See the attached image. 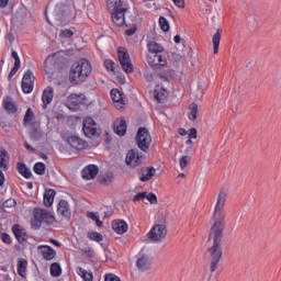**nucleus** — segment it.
Wrapping results in <instances>:
<instances>
[{
  "mask_svg": "<svg viewBox=\"0 0 281 281\" xmlns=\"http://www.w3.org/2000/svg\"><path fill=\"white\" fill-rule=\"evenodd\" d=\"M100 172V168L95 165H88L85 167L81 171L82 179L86 181H91V179H95L98 177V173Z\"/></svg>",
  "mask_w": 281,
  "mask_h": 281,
  "instance_id": "16",
  "label": "nucleus"
},
{
  "mask_svg": "<svg viewBox=\"0 0 281 281\" xmlns=\"http://www.w3.org/2000/svg\"><path fill=\"white\" fill-rule=\"evenodd\" d=\"M145 199H147V201H149L151 205H157V194L153 192H150L149 194L146 193Z\"/></svg>",
  "mask_w": 281,
  "mask_h": 281,
  "instance_id": "44",
  "label": "nucleus"
},
{
  "mask_svg": "<svg viewBox=\"0 0 281 281\" xmlns=\"http://www.w3.org/2000/svg\"><path fill=\"white\" fill-rule=\"evenodd\" d=\"M106 5L113 23L119 27L126 25V12H128V9L124 8L122 0H108Z\"/></svg>",
  "mask_w": 281,
  "mask_h": 281,
  "instance_id": "4",
  "label": "nucleus"
},
{
  "mask_svg": "<svg viewBox=\"0 0 281 281\" xmlns=\"http://www.w3.org/2000/svg\"><path fill=\"white\" fill-rule=\"evenodd\" d=\"M16 205V201L14 199H9L2 203V207H14Z\"/></svg>",
  "mask_w": 281,
  "mask_h": 281,
  "instance_id": "48",
  "label": "nucleus"
},
{
  "mask_svg": "<svg viewBox=\"0 0 281 281\" xmlns=\"http://www.w3.org/2000/svg\"><path fill=\"white\" fill-rule=\"evenodd\" d=\"M180 135H188V132L186 131V128H180Z\"/></svg>",
  "mask_w": 281,
  "mask_h": 281,
  "instance_id": "64",
  "label": "nucleus"
},
{
  "mask_svg": "<svg viewBox=\"0 0 281 281\" xmlns=\"http://www.w3.org/2000/svg\"><path fill=\"white\" fill-rule=\"evenodd\" d=\"M126 128H127L126 120L117 119L114 122V133L120 137H124V135H126Z\"/></svg>",
  "mask_w": 281,
  "mask_h": 281,
  "instance_id": "22",
  "label": "nucleus"
},
{
  "mask_svg": "<svg viewBox=\"0 0 281 281\" xmlns=\"http://www.w3.org/2000/svg\"><path fill=\"white\" fill-rule=\"evenodd\" d=\"M147 49L149 54H164V46L157 44L155 41L147 40Z\"/></svg>",
  "mask_w": 281,
  "mask_h": 281,
  "instance_id": "24",
  "label": "nucleus"
},
{
  "mask_svg": "<svg viewBox=\"0 0 281 281\" xmlns=\"http://www.w3.org/2000/svg\"><path fill=\"white\" fill-rule=\"evenodd\" d=\"M159 25H160V30H162V32H170V23L168 22V20L165 16L159 18Z\"/></svg>",
  "mask_w": 281,
  "mask_h": 281,
  "instance_id": "39",
  "label": "nucleus"
},
{
  "mask_svg": "<svg viewBox=\"0 0 281 281\" xmlns=\"http://www.w3.org/2000/svg\"><path fill=\"white\" fill-rule=\"evenodd\" d=\"M135 32H137V26L127 29V30L125 31V34H126V36H133V34H135Z\"/></svg>",
  "mask_w": 281,
  "mask_h": 281,
  "instance_id": "54",
  "label": "nucleus"
},
{
  "mask_svg": "<svg viewBox=\"0 0 281 281\" xmlns=\"http://www.w3.org/2000/svg\"><path fill=\"white\" fill-rule=\"evenodd\" d=\"M168 235V228L165 224H156L153 226L150 232L147 234L151 243H161L164 238Z\"/></svg>",
  "mask_w": 281,
  "mask_h": 281,
  "instance_id": "7",
  "label": "nucleus"
},
{
  "mask_svg": "<svg viewBox=\"0 0 281 281\" xmlns=\"http://www.w3.org/2000/svg\"><path fill=\"white\" fill-rule=\"evenodd\" d=\"M196 137H199L196 128L191 127L189 130V139H196Z\"/></svg>",
  "mask_w": 281,
  "mask_h": 281,
  "instance_id": "51",
  "label": "nucleus"
},
{
  "mask_svg": "<svg viewBox=\"0 0 281 281\" xmlns=\"http://www.w3.org/2000/svg\"><path fill=\"white\" fill-rule=\"evenodd\" d=\"M154 98L156 101H158L159 104H164L168 98V91L164 88L155 89Z\"/></svg>",
  "mask_w": 281,
  "mask_h": 281,
  "instance_id": "26",
  "label": "nucleus"
},
{
  "mask_svg": "<svg viewBox=\"0 0 281 281\" xmlns=\"http://www.w3.org/2000/svg\"><path fill=\"white\" fill-rule=\"evenodd\" d=\"M153 266V258L148 255L140 256L136 261V267L139 271H148Z\"/></svg>",
  "mask_w": 281,
  "mask_h": 281,
  "instance_id": "18",
  "label": "nucleus"
},
{
  "mask_svg": "<svg viewBox=\"0 0 281 281\" xmlns=\"http://www.w3.org/2000/svg\"><path fill=\"white\" fill-rule=\"evenodd\" d=\"M54 101V88L47 87L44 89L42 94L43 109H47V105L52 104Z\"/></svg>",
  "mask_w": 281,
  "mask_h": 281,
  "instance_id": "21",
  "label": "nucleus"
},
{
  "mask_svg": "<svg viewBox=\"0 0 281 281\" xmlns=\"http://www.w3.org/2000/svg\"><path fill=\"white\" fill-rule=\"evenodd\" d=\"M8 1L10 0H0V8H5V5H8Z\"/></svg>",
  "mask_w": 281,
  "mask_h": 281,
  "instance_id": "60",
  "label": "nucleus"
},
{
  "mask_svg": "<svg viewBox=\"0 0 281 281\" xmlns=\"http://www.w3.org/2000/svg\"><path fill=\"white\" fill-rule=\"evenodd\" d=\"M91 71V63H89L86 58H82L71 66L69 80L74 85H82V82L89 78Z\"/></svg>",
  "mask_w": 281,
  "mask_h": 281,
  "instance_id": "3",
  "label": "nucleus"
},
{
  "mask_svg": "<svg viewBox=\"0 0 281 281\" xmlns=\"http://www.w3.org/2000/svg\"><path fill=\"white\" fill-rule=\"evenodd\" d=\"M105 68L108 69V71H113V74H115V71H117V65H115V63L113 60H106Z\"/></svg>",
  "mask_w": 281,
  "mask_h": 281,
  "instance_id": "42",
  "label": "nucleus"
},
{
  "mask_svg": "<svg viewBox=\"0 0 281 281\" xmlns=\"http://www.w3.org/2000/svg\"><path fill=\"white\" fill-rule=\"evenodd\" d=\"M156 172L157 170L155 169V167H140L137 169V175L142 183H146V181H150V179L155 177Z\"/></svg>",
  "mask_w": 281,
  "mask_h": 281,
  "instance_id": "14",
  "label": "nucleus"
},
{
  "mask_svg": "<svg viewBox=\"0 0 281 281\" xmlns=\"http://www.w3.org/2000/svg\"><path fill=\"white\" fill-rule=\"evenodd\" d=\"M8 159H9L8 150L1 148L0 149V168L4 171L8 170V164H9Z\"/></svg>",
  "mask_w": 281,
  "mask_h": 281,
  "instance_id": "31",
  "label": "nucleus"
},
{
  "mask_svg": "<svg viewBox=\"0 0 281 281\" xmlns=\"http://www.w3.org/2000/svg\"><path fill=\"white\" fill-rule=\"evenodd\" d=\"M190 161H192V157L182 156L179 160V165H180L181 170H183V168H186V166H188L190 164Z\"/></svg>",
  "mask_w": 281,
  "mask_h": 281,
  "instance_id": "41",
  "label": "nucleus"
},
{
  "mask_svg": "<svg viewBox=\"0 0 281 281\" xmlns=\"http://www.w3.org/2000/svg\"><path fill=\"white\" fill-rule=\"evenodd\" d=\"M3 108L5 111H8V113H16L18 111L16 104H14V101H12V98L10 97H7L3 100Z\"/></svg>",
  "mask_w": 281,
  "mask_h": 281,
  "instance_id": "28",
  "label": "nucleus"
},
{
  "mask_svg": "<svg viewBox=\"0 0 281 281\" xmlns=\"http://www.w3.org/2000/svg\"><path fill=\"white\" fill-rule=\"evenodd\" d=\"M45 165L43 162H36L33 167V170L35 175H38L40 177H43L45 175Z\"/></svg>",
  "mask_w": 281,
  "mask_h": 281,
  "instance_id": "38",
  "label": "nucleus"
},
{
  "mask_svg": "<svg viewBox=\"0 0 281 281\" xmlns=\"http://www.w3.org/2000/svg\"><path fill=\"white\" fill-rule=\"evenodd\" d=\"M61 38H71L74 36V33L71 30H63L60 31Z\"/></svg>",
  "mask_w": 281,
  "mask_h": 281,
  "instance_id": "49",
  "label": "nucleus"
},
{
  "mask_svg": "<svg viewBox=\"0 0 281 281\" xmlns=\"http://www.w3.org/2000/svg\"><path fill=\"white\" fill-rule=\"evenodd\" d=\"M173 41H175V43H177V44L181 43V36H180V35H176V36L173 37Z\"/></svg>",
  "mask_w": 281,
  "mask_h": 281,
  "instance_id": "62",
  "label": "nucleus"
},
{
  "mask_svg": "<svg viewBox=\"0 0 281 281\" xmlns=\"http://www.w3.org/2000/svg\"><path fill=\"white\" fill-rule=\"evenodd\" d=\"M87 236L90 240H94L95 243H102V240H104V236L98 232H89Z\"/></svg>",
  "mask_w": 281,
  "mask_h": 281,
  "instance_id": "37",
  "label": "nucleus"
},
{
  "mask_svg": "<svg viewBox=\"0 0 281 281\" xmlns=\"http://www.w3.org/2000/svg\"><path fill=\"white\" fill-rule=\"evenodd\" d=\"M112 229L116 234H126L128 232V224L124 220H114L112 222Z\"/></svg>",
  "mask_w": 281,
  "mask_h": 281,
  "instance_id": "20",
  "label": "nucleus"
},
{
  "mask_svg": "<svg viewBox=\"0 0 281 281\" xmlns=\"http://www.w3.org/2000/svg\"><path fill=\"white\" fill-rule=\"evenodd\" d=\"M46 21L53 25H67L74 19V7L71 0L65 2H56L52 0L45 9Z\"/></svg>",
  "mask_w": 281,
  "mask_h": 281,
  "instance_id": "2",
  "label": "nucleus"
},
{
  "mask_svg": "<svg viewBox=\"0 0 281 281\" xmlns=\"http://www.w3.org/2000/svg\"><path fill=\"white\" fill-rule=\"evenodd\" d=\"M66 142L68 146H71V148H75L76 150H85L89 144L87 140L80 138L78 135H68L66 136Z\"/></svg>",
  "mask_w": 281,
  "mask_h": 281,
  "instance_id": "12",
  "label": "nucleus"
},
{
  "mask_svg": "<svg viewBox=\"0 0 281 281\" xmlns=\"http://www.w3.org/2000/svg\"><path fill=\"white\" fill-rule=\"evenodd\" d=\"M60 273H63V268H60V263L54 262L50 265V276L53 278H59Z\"/></svg>",
  "mask_w": 281,
  "mask_h": 281,
  "instance_id": "34",
  "label": "nucleus"
},
{
  "mask_svg": "<svg viewBox=\"0 0 281 281\" xmlns=\"http://www.w3.org/2000/svg\"><path fill=\"white\" fill-rule=\"evenodd\" d=\"M19 69H21V64H14V66L12 67L11 71L8 75V79L12 80V77L16 74V71H19Z\"/></svg>",
  "mask_w": 281,
  "mask_h": 281,
  "instance_id": "46",
  "label": "nucleus"
},
{
  "mask_svg": "<svg viewBox=\"0 0 281 281\" xmlns=\"http://www.w3.org/2000/svg\"><path fill=\"white\" fill-rule=\"evenodd\" d=\"M16 168L18 172L22 175L24 179H32V171L30 170V168H27L25 162H18Z\"/></svg>",
  "mask_w": 281,
  "mask_h": 281,
  "instance_id": "27",
  "label": "nucleus"
},
{
  "mask_svg": "<svg viewBox=\"0 0 281 281\" xmlns=\"http://www.w3.org/2000/svg\"><path fill=\"white\" fill-rule=\"evenodd\" d=\"M153 137L146 127H139L136 134V144L143 153H148Z\"/></svg>",
  "mask_w": 281,
  "mask_h": 281,
  "instance_id": "5",
  "label": "nucleus"
},
{
  "mask_svg": "<svg viewBox=\"0 0 281 281\" xmlns=\"http://www.w3.org/2000/svg\"><path fill=\"white\" fill-rule=\"evenodd\" d=\"M221 35H222V31L217 30L216 33L212 37L213 53L214 54H218V47L221 45Z\"/></svg>",
  "mask_w": 281,
  "mask_h": 281,
  "instance_id": "32",
  "label": "nucleus"
},
{
  "mask_svg": "<svg viewBox=\"0 0 281 281\" xmlns=\"http://www.w3.org/2000/svg\"><path fill=\"white\" fill-rule=\"evenodd\" d=\"M144 199H146V192H139L136 195H134L133 201H144Z\"/></svg>",
  "mask_w": 281,
  "mask_h": 281,
  "instance_id": "50",
  "label": "nucleus"
},
{
  "mask_svg": "<svg viewBox=\"0 0 281 281\" xmlns=\"http://www.w3.org/2000/svg\"><path fill=\"white\" fill-rule=\"evenodd\" d=\"M189 109H190L189 120L194 122V120H196V114L199 113V105L195 102H193L190 104Z\"/></svg>",
  "mask_w": 281,
  "mask_h": 281,
  "instance_id": "36",
  "label": "nucleus"
},
{
  "mask_svg": "<svg viewBox=\"0 0 281 281\" xmlns=\"http://www.w3.org/2000/svg\"><path fill=\"white\" fill-rule=\"evenodd\" d=\"M27 124H30V126L34 124V111L32 110V108H27L24 114L23 126H27Z\"/></svg>",
  "mask_w": 281,
  "mask_h": 281,
  "instance_id": "33",
  "label": "nucleus"
},
{
  "mask_svg": "<svg viewBox=\"0 0 281 281\" xmlns=\"http://www.w3.org/2000/svg\"><path fill=\"white\" fill-rule=\"evenodd\" d=\"M24 148H26V150H29L30 153L36 151V149H34V147H32V145H30L27 142H24Z\"/></svg>",
  "mask_w": 281,
  "mask_h": 281,
  "instance_id": "55",
  "label": "nucleus"
},
{
  "mask_svg": "<svg viewBox=\"0 0 281 281\" xmlns=\"http://www.w3.org/2000/svg\"><path fill=\"white\" fill-rule=\"evenodd\" d=\"M77 273L81 276L83 281H93V273L88 272L83 268H78Z\"/></svg>",
  "mask_w": 281,
  "mask_h": 281,
  "instance_id": "35",
  "label": "nucleus"
},
{
  "mask_svg": "<svg viewBox=\"0 0 281 281\" xmlns=\"http://www.w3.org/2000/svg\"><path fill=\"white\" fill-rule=\"evenodd\" d=\"M29 135L33 142H41V139L44 137L43 130H41V124L31 123Z\"/></svg>",
  "mask_w": 281,
  "mask_h": 281,
  "instance_id": "17",
  "label": "nucleus"
},
{
  "mask_svg": "<svg viewBox=\"0 0 281 281\" xmlns=\"http://www.w3.org/2000/svg\"><path fill=\"white\" fill-rule=\"evenodd\" d=\"M117 56H119V60L121 63L122 69L125 71V74H133L134 67H133V63L131 61V55H128V52L119 50Z\"/></svg>",
  "mask_w": 281,
  "mask_h": 281,
  "instance_id": "11",
  "label": "nucleus"
},
{
  "mask_svg": "<svg viewBox=\"0 0 281 281\" xmlns=\"http://www.w3.org/2000/svg\"><path fill=\"white\" fill-rule=\"evenodd\" d=\"M225 201H227V190L221 188L217 194L216 204L213 213V225L211 226L209 240H213V245L207 248V254H210V271L214 273L218 269L221 258H223V248H221V243L223 241V232H225Z\"/></svg>",
  "mask_w": 281,
  "mask_h": 281,
  "instance_id": "1",
  "label": "nucleus"
},
{
  "mask_svg": "<svg viewBox=\"0 0 281 281\" xmlns=\"http://www.w3.org/2000/svg\"><path fill=\"white\" fill-rule=\"evenodd\" d=\"M82 131L86 137H89L90 139H98V137H100V132H98V123H95V120H93L91 116L83 120Z\"/></svg>",
  "mask_w": 281,
  "mask_h": 281,
  "instance_id": "6",
  "label": "nucleus"
},
{
  "mask_svg": "<svg viewBox=\"0 0 281 281\" xmlns=\"http://www.w3.org/2000/svg\"><path fill=\"white\" fill-rule=\"evenodd\" d=\"M88 218H91V221H98V215H95V213L93 212H89L88 213Z\"/></svg>",
  "mask_w": 281,
  "mask_h": 281,
  "instance_id": "56",
  "label": "nucleus"
},
{
  "mask_svg": "<svg viewBox=\"0 0 281 281\" xmlns=\"http://www.w3.org/2000/svg\"><path fill=\"white\" fill-rule=\"evenodd\" d=\"M57 214L64 216V218H71V209H69V202L67 200H60L57 205Z\"/></svg>",
  "mask_w": 281,
  "mask_h": 281,
  "instance_id": "19",
  "label": "nucleus"
},
{
  "mask_svg": "<svg viewBox=\"0 0 281 281\" xmlns=\"http://www.w3.org/2000/svg\"><path fill=\"white\" fill-rule=\"evenodd\" d=\"M38 250L44 260H54V258H56V250H54L52 246H40Z\"/></svg>",
  "mask_w": 281,
  "mask_h": 281,
  "instance_id": "23",
  "label": "nucleus"
},
{
  "mask_svg": "<svg viewBox=\"0 0 281 281\" xmlns=\"http://www.w3.org/2000/svg\"><path fill=\"white\" fill-rule=\"evenodd\" d=\"M11 232L20 245H27V238H30V235H27V229H25L23 225L13 224Z\"/></svg>",
  "mask_w": 281,
  "mask_h": 281,
  "instance_id": "10",
  "label": "nucleus"
},
{
  "mask_svg": "<svg viewBox=\"0 0 281 281\" xmlns=\"http://www.w3.org/2000/svg\"><path fill=\"white\" fill-rule=\"evenodd\" d=\"M41 225H43V221L41 218H37L36 216H34V220L32 221V228L41 229Z\"/></svg>",
  "mask_w": 281,
  "mask_h": 281,
  "instance_id": "45",
  "label": "nucleus"
},
{
  "mask_svg": "<svg viewBox=\"0 0 281 281\" xmlns=\"http://www.w3.org/2000/svg\"><path fill=\"white\" fill-rule=\"evenodd\" d=\"M94 221H95L97 227H102L103 223H102V221H100V217H98V218L94 220Z\"/></svg>",
  "mask_w": 281,
  "mask_h": 281,
  "instance_id": "61",
  "label": "nucleus"
},
{
  "mask_svg": "<svg viewBox=\"0 0 281 281\" xmlns=\"http://www.w3.org/2000/svg\"><path fill=\"white\" fill-rule=\"evenodd\" d=\"M23 93H32L34 91V74L31 70H27L21 82Z\"/></svg>",
  "mask_w": 281,
  "mask_h": 281,
  "instance_id": "13",
  "label": "nucleus"
},
{
  "mask_svg": "<svg viewBox=\"0 0 281 281\" xmlns=\"http://www.w3.org/2000/svg\"><path fill=\"white\" fill-rule=\"evenodd\" d=\"M81 251L86 254L88 258H93V256H95V254L93 252V248L91 247L81 248Z\"/></svg>",
  "mask_w": 281,
  "mask_h": 281,
  "instance_id": "47",
  "label": "nucleus"
},
{
  "mask_svg": "<svg viewBox=\"0 0 281 281\" xmlns=\"http://www.w3.org/2000/svg\"><path fill=\"white\" fill-rule=\"evenodd\" d=\"M54 196H56V190L47 189L44 193V205L46 207H52L54 204Z\"/></svg>",
  "mask_w": 281,
  "mask_h": 281,
  "instance_id": "25",
  "label": "nucleus"
},
{
  "mask_svg": "<svg viewBox=\"0 0 281 281\" xmlns=\"http://www.w3.org/2000/svg\"><path fill=\"white\" fill-rule=\"evenodd\" d=\"M0 238L4 245H12V237L8 233H1Z\"/></svg>",
  "mask_w": 281,
  "mask_h": 281,
  "instance_id": "43",
  "label": "nucleus"
},
{
  "mask_svg": "<svg viewBox=\"0 0 281 281\" xmlns=\"http://www.w3.org/2000/svg\"><path fill=\"white\" fill-rule=\"evenodd\" d=\"M110 95L114 103L124 104V93L117 89H112Z\"/></svg>",
  "mask_w": 281,
  "mask_h": 281,
  "instance_id": "30",
  "label": "nucleus"
},
{
  "mask_svg": "<svg viewBox=\"0 0 281 281\" xmlns=\"http://www.w3.org/2000/svg\"><path fill=\"white\" fill-rule=\"evenodd\" d=\"M173 3L177 8H180V9L186 8V0H173Z\"/></svg>",
  "mask_w": 281,
  "mask_h": 281,
  "instance_id": "53",
  "label": "nucleus"
},
{
  "mask_svg": "<svg viewBox=\"0 0 281 281\" xmlns=\"http://www.w3.org/2000/svg\"><path fill=\"white\" fill-rule=\"evenodd\" d=\"M11 56L15 60L14 65H21V58L19 57V53H16L15 50H12Z\"/></svg>",
  "mask_w": 281,
  "mask_h": 281,
  "instance_id": "52",
  "label": "nucleus"
},
{
  "mask_svg": "<svg viewBox=\"0 0 281 281\" xmlns=\"http://www.w3.org/2000/svg\"><path fill=\"white\" fill-rule=\"evenodd\" d=\"M5 183V175H3V171L0 170V187Z\"/></svg>",
  "mask_w": 281,
  "mask_h": 281,
  "instance_id": "57",
  "label": "nucleus"
},
{
  "mask_svg": "<svg viewBox=\"0 0 281 281\" xmlns=\"http://www.w3.org/2000/svg\"><path fill=\"white\" fill-rule=\"evenodd\" d=\"M147 63L151 69H160V67H166L168 65V59L161 53L147 55Z\"/></svg>",
  "mask_w": 281,
  "mask_h": 281,
  "instance_id": "8",
  "label": "nucleus"
},
{
  "mask_svg": "<svg viewBox=\"0 0 281 281\" xmlns=\"http://www.w3.org/2000/svg\"><path fill=\"white\" fill-rule=\"evenodd\" d=\"M144 159V154L139 153L137 149H131L125 158V164L130 168H137V166H142V161Z\"/></svg>",
  "mask_w": 281,
  "mask_h": 281,
  "instance_id": "9",
  "label": "nucleus"
},
{
  "mask_svg": "<svg viewBox=\"0 0 281 281\" xmlns=\"http://www.w3.org/2000/svg\"><path fill=\"white\" fill-rule=\"evenodd\" d=\"M27 271V260L23 258L18 259V274L21 276V278H25V273Z\"/></svg>",
  "mask_w": 281,
  "mask_h": 281,
  "instance_id": "29",
  "label": "nucleus"
},
{
  "mask_svg": "<svg viewBox=\"0 0 281 281\" xmlns=\"http://www.w3.org/2000/svg\"><path fill=\"white\" fill-rule=\"evenodd\" d=\"M172 58H173V60L179 61V60H181V55H179V54H177V53H173V54H172Z\"/></svg>",
  "mask_w": 281,
  "mask_h": 281,
  "instance_id": "59",
  "label": "nucleus"
},
{
  "mask_svg": "<svg viewBox=\"0 0 281 281\" xmlns=\"http://www.w3.org/2000/svg\"><path fill=\"white\" fill-rule=\"evenodd\" d=\"M99 181L105 186H111L113 183V173H108L105 176H100Z\"/></svg>",
  "mask_w": 281,
  "mask_h": 281,
  "instance_id": "40",
  "label": "nucleus"
},
{
  "mask_svg": "<svg viewBox=\"0 0 281 281\" xmlns=\"http://www.w3.org/2000/svg\"><path fill=\"white\" fill-rule=\"evenodd\" d=\"M158 78H159L160 80H162V82H168V76H166V75L158 74Z\"/></svg>",
  "mask_w": 281,
  "mask_h": 281,
  "instance_id": "58",
  "label": "nucleus"
},
{
  "mask_svg": "<svg viewBox=\"0 0 281 281\" xmlns=\"http://www.w3.org/2000/svg\"><path fill=\"white\" fill-rule=\"evenodd\" d=\"M33 216H36L42 221V223H46L47 225H52L56 218L52 213H49L47 210L43 209H34Z\"/></svg>",
  "mask_w": 281,
  "mask_h": 281,
  "instance_id": "15",
  "label": "nucleus"
},
{
  "mask_svg": "<svg viewBox=\"0 0 281 281\" xmlns=\"http://www.w3.org/2000/svg\"><path fill=\"white\" fill-rule=\"evenodd\" d=\"M14 249L16 250V251H21V244L19 243V244H15L14 245Z\"/></svg>",
  "mask_w": 281,
  "mask_h": 281,
  "instance_id": "63",
  "label": "nucleus"
}]
</instances>
